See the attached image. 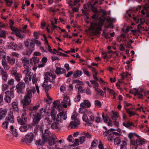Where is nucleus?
<instances>
[{
    "instance_id": "nucleus-56",
    "label": "nucleus",
    "mask_w": 149,
    "mask_h": 149,
    "mask_svg": "<svg viewBox=\"0 0 149 149\" xmlns=\"http://www.w3.org/2000/svg\"><path fill=\"white\" fill-rule=\"evenodd\" d=\"M95 105L96 107H100L101 106V104L100 102L98 100H95Z\"/></svg>"
},
{
    "instance_id": "nucleus-57",
    "label": "nucleus",
    "mask_w": 149,
    "mask_h": 149,
    "mask_svg": "<svg viewBox=\"0 0 149 149\" xmlns=\"http://www.w3.org/2000/svg\"><path fill=\"white\" fill-rule=\"evenodd\" d=\"M54 22H53V21H52L51 22V24H52V30H53L54 29H55L56 27H57V26L54 25V24H57V19L55 18L54 19Z\"/></svg>"
},
{
    "instance_id": "nucleus-22",
    "label": "nucleus",
    "mask_w": 149,
    "mask_h": 149,
    "mask_svg": "<svg viewBox=\"0 0 149 149\" xmlns=\"http://www.w3.org/2000/svg\"><path fill=\"white\" fill-rule=\"evenodd\" d=\"M56 68L55 72L57 75H59L65 73V70L64 69L58 67H56Z\"/></svg>"
},
{
    "instance_id": "nucleus-44",
    "label": "nucleus",
    "mask_w": 149,
    "mask_h": 149,
    "mask_svg": "<svg viewBox=\"0 0 149 149\" xmlns=\"http://www.w3.org/2000/svg\"><path fill=\"white\" fill-rule=\"evenodd\" d=\"M59 125L56 122L52 123L51 126V128L53 129H56L59 128Z\"/></svg>"
},
{
    "instance_id": "nucleus-20",
    "label": "nucleus",
    "mask_w": 149,
    "mask_h": 149,
    "mask_svg": "<svg viewBox=\"0 0 149 149\" xmlns=\"http://www.w3.org/2000/svg\"><path fill=\"white\" fill-rule=\"evenodd\" d=\"M102 117L104 119V121L105 123H107V125L109 126H112L113 125L112 123V121L109 118L104 115V113H102Z\"/></svg>"
},
{
    "instance_id": "nucleus-47",
    "label": "nucleus",
    "mask_w": 149,
    "mask_h": 149,
    "mask_svg": "<svg viewBox=\"0 0 149 149\" xmlns=\"http://www.w3.org/2000/svg\"><path fill=\"white\" fill-rule=\"evenodd\" d=\"M114 143L115 144L118 145L120 143L121 140L119 137H116L114 139Z\"/></svg>"
},
{
    "instance_id": "nucleus-51",
    "label": "nucleus",
    "mask_w": 149,
    "mask_h": 149,
    "mask_svg": "<svg viewBox=\"0 0 149 149\" xmlns=\"http://www.w3.org/2000/svg\"><path fill=\"white\" fill-rule=\"evenodd\" d=\"M8 122L6 120V121L3 123L2 127L4 129H6L8 128Z\"/></svg>"
},
{
    "instance_id": "nucleus-48",
    "label": "nucleus",
    "mask_w": 149,
    "mask_h": 149,
    "mask_svg": "<svg viewBox=\"0 0 149 149\" xmlns=\"http://www.w3.org/2000/svg\"><path fill=\"white\" fill-rule=\"evenodd\" d=\"M122 144L121 145L120 149H127L126 148L127 142L125 141H122Z\"/></svg>"
},
{
    "instance_id": "nucleus-45",
    "label": "nucleus",
    "mask_w": 149,
    "mask_h": 149,
    "mask_svg": "<svg viewBox=\"0 0 149 149\" xmlns=\"http://www.w3.org/2000/svg\"><path fill=\"white\" fill-rule=\"evenodd\" d=\"M63 141L62 140H60L59 141L56 140V143H55V147L57 149L59 148V147L61 146V144L62 143Z\"/></svg>"
},
{
    "instance_id": "nucleus-1",
    "label": "nucleus",
    "mask_w": 149,
    "mask_h": 149,
    "mask_svg": "<svg viewBox=\"0 0 149 149\" xmlns=\"http://www.w3.org/2000/svg\"><path fill=\"white\" fill-rule=\"evenodd\" d=\"M104 22V19L100 18L96 22H91L90 28L92 30L94 31L96 33L100 34V31L102 30V28Z\"/></svg>"
},
{
    "instance_id": "nucleus-60",
    "label": "nucleus",
    "mask_w": 149,
    "mask_h": 149,
    "mask_svg": "<svg viewBox=\"0 0 149 149\" xmlns=\"http://www.w3.org/2000/svg\"><path fill=\"white\" fill-rule=\"evenodd\" d=\"M115 129H111L109 130H108V131H106L105 132H104L103 133V135L104 136H107V135H108L110 133V132H111V130H114Z\"/></svg>"
},
{
    "instance_id": "nucleus-24",
    "label": "nucleus",
    "mask_w": 149,
    "mask_h": 149,
    "mask_svg": "<svg viewBox=\"0 0 149 149\" xmlns=\"http://www.w3.org/2000/svg\"><path fill=\"white\" fill-rule=\"evenodd\" d=\"M80 106L83 108L89 107L91 106L90 102L88 100H84V102L80 104Z\"/></svg>"
},
{
    "instance_id": "nucleus-14",
    "label": "nucleus",
    "mask_w": 149,
    "mask_h": 149,
    "mask_svg": "<svg viewBox=\"0 0 149 149\" xmlns=\"http://www.w3.org/2000/svg\"><path fill=\"white\" fill-rule=\"evenodd\" d=\"M0 75H1L3 81L6 82L7 81L8 77V74L1 66H0Z\"/></svg>"
},
{
    "instance_id": "nucleus-62",
    "label": "nucleus",
    "mask_w": 149,
    "mask_h": 149,
    "mask_svg": "<svg viewBox=\"0 0 149 149\" xmlns=\"http://www.w3.org/2000/svg\"><path fill=\"white\" fill-rule=\"evenodd\" d=\"M131 32L132 33V34L134 35H140L141 34H140L139 33V31L137 30H132L131 31Z\"/></svg>"
},
{
    "instance_id": "nucleus-49",
    "label": "nucleus",
    "mask_w": 149,
    "mask_h": 149,
    "mask_svg": "<svg viewBox=\"0 0 149 149\" xmlns=\"http://www.w3.org/2000/svg\"><path fill=\"white\" fill-rule=\"evenodd\" d=\"M30 60L31 62L33 61L34 64H36L39 62V60L38 58L36 57H32L31 58Z\"/></svg>"
},
{
    "instance_id": "nucleus-54",
    "label": "nucleus",
    "mask_w": 149,
    "mask_h": 149,
    "mask_svg": "<svg viewBox=\"0 0 149 149\" xmlns=\"http://www.w3.org/2000/svg\"><path fill=\"white\" fill-rule=\"evenodd\" d=\"M82 119L84 121L86 122H88V123L90 124H91V121H89L86 115H84L82 117Z\"/></svg>"
},
{
    "instance_id": "nucleus-9",
    "label": "nucleus",
    "mask_w": 149,
    "mask_h": 149,
    "mask_svg": "<svg viewBox=\"0 0 149 149\" xmlns=\"http://www.w3.org/2000/svg\"><path fill=\"white\" fill-rule=\"evenodd\" d=\"M56 75L55 74H52L49 72H47L46 73L44 79L45 81L48 82V81H52L56 78Z\"/></svg>"
},
{
    "instance_id": "nucleus-6",
    "label": "nucleus",
    "mask_w": 149,
    "mask_h": 149,
    "mask_svg": "<svg viewBox=\"0 0 149 149\" xmlns=\"http://www.w3.org/2000/svg\"><path fill=\"white\" fill-rule=\"evenodd\" d=\"M31 72V70L30 68H26L23 71V73L25 74L24 80L26 84L29 83V81L31 80L33 73Z\"/></svg>"
},
{
    "instance_id": "nucleus-34",
    "label": "nucleus",
    "mask_w": 149,
    "mask_h": 149,
    "mask_svg": "<svg viewBox=\"0 0 149 149\" xmlns=\"http://www.w3.org/2000/svg\"><path fill=\"white\" fill-rule=\"evenodd\" d=\"M10 46L11 48H12V49L14 50H19L21 48L19 47L15 43L13 42H12L10 43Z\"/></svg>"
},
{
    "instance_id": "nucleus-27",
    "label": "nucleus",
    "mask_w": 149,
    "mask_h": 149,
    "mask_svg": "<svg viewBox=\"0 0 149 149\" xmlns=\"http://www.w3.org/2000/svg\"><path fill=\"white\" fill-rule=\"evenodd\" d=\"M80 135L84 136L86 140L88 139H90L92 137V135L88 132H83L80 133Z\"/></svg>"
},
{
    "instance_id": "nucleus-40",
    "label": "nucleus",
    "mask_w": 149,
    "mask_h": 149,
    "mask_svg": "<svg viewBox=\"0 0 149 149\" xmlns=\"http://www.w3.org/2000/svg\"><path fill=\"white\" fill-rule=\"evenodd\" d=\"M45 142V141H44V140H43L42 139V140L39 139L36 141L35 143L38 146H42L44 145Z\"/></svg>"
},
{
    "instance_id": "nucleus-8",
    "label": "nucleus",
    "mask_w": 149,
    "mask_h": 149,
    "mask_svg": "<svg viewBox=\"0 0 149 149\" xmlns=\"http://www.w3.org/2000/svg\"><path fill=\"white\" fill-rule=\"evenodd\" d=\"M34 139V135L32 133H29L26 134L25 138L22 139V141L24 143H31Z\"/></svg>"
},
{
    "instance_id": "nucleus-32",
    "label": "nucleus",
    "mask_w": 149,
    "mask_h": 149,
    "mask_svg": "<svg viewBox=\"0 0 149 149\" xmlns=\"http://www.w3.org/2000/svg\"><path fill=\"white\" fill-rule=\"evenodd\" d=\"M125 109L126 112L129 114L130 117L136 115V113L135 112L130 111L131 109L125 108Z\"/></svg>"
},
{
    "instance_id": "nucleus-19",
    "label": "nucleus",
    "mask_w": 149,
    "mask_h": 149,
    "mask_svg": "<svg viewBox=\"0 0 149 149\" xmlns=\"http://www.w3.org/2000/svg\"><path fill=\"white\" fill-rule=\"evenodd\" d=\"M50 132L48 130H46L45 133L42 135V138L45 142H47L48 139L50 138Z\"/></svg>"
},
{
    "instance_id": "nucleus-50",
    "label": "nucleus",
    "mask_w": 149,
    "mask_h": 149,
    "mask_svg": "<svg viewBox=\"0 0 149 149\" xmlns=\"http://www.w3.org/2000/svg\"><path fill=\"white\" fill-rule=\"evenodd\" d=\"M19 130L22 132H24L26 131L28 129L26 126L22 125L19 127Z\"/></svg>"
},
{
    "instance_id": "nucleus-13",
    "label": "nucleus",
    "mask_w": 149,
    "mask_h": 149,
    "mask_svg": "<svg viewBox=\"0 0 149 149\" xmlns=\"http://www.w3.org/2000/svg\"><path fill=\"white\" fill-rule=\"evenodd\" d=\"M31 102V98L25 95L24 99L22 101L23 107L26 108L27 106L30 104Z\"/></svg>"
},
{
    "instance_id": "nucleus-38",
    "label": "nucleus",
    "mask_w": 149,
    "mask_h": 149,
    "mask_svg": "<svg viewBox=\"0 0 149 149\" xmlns=\"http://www.w3.org/2000/svg\"><path fill=\"white\" fill-rule=\"evenodd\" d=\"M12 106L14 110L17 112H18L19 109L18 107L17 103L15 102L12 103Z\"/></svg>"
},
{
    "instance_id": "nucleus-29",
    "label": "nucleus",
    "mask_w": 149,
    "mask_h": 149,
    "mask_svg": "<svg viewBox=\"0 0 149 149\" xmlns=\"http://www.w3.org/2000/svg\"><path fill=\"white\" fill-rule=\"evenodd\" d=\"M47 142L49 145L52 146L56 143V139L51 136V138L48 140Z\"/></svg>"
},
{
    "instance_id": "nucleus-58",
    "label": "nucleus",
    "mask_w": 149,
    "mask_h": 149,
    "mask_svg": "<svg viewBox=\"0 0 149 149\" xmlns=\"http://www.w3.org/2000/svg\"><path fill=\"white\" fill-rule=\"evenodd\" d=\"M128 138L130 139V142L131 143V141L132 140H135V139L134 138V134L133 133H130L129 134L128 136Z\"/></svg>"
},
{
    "instance_id": "nucleus-55",
    "label": "nucleus",
    "mask_w": 149,
    "mask_h": 149,
    "mask_svg": "<svg viewBox=\"0 0 149 149\" xmlns=\"http://www.w3.org/2000/svg\"><path fill=\"white\" fill-rule=\"evenodd\" d=\"M56 112L55 110L54 109L52 110L51 111V116L54 120V119H55V118L56 116Z\"/></svg>"
},
{
    "instance_id": "nucleus-36",
    "label": "nucleus",
    "mask_w": 149,
    "mask_h": 149,
    "mask_svg": "<svg viewBox=\"0 0 149 149\" xmlns=\"http://www.w3.org/2000/svg\"><path fill=\"white\" fill-rule=\"evenodd\" d=\"M82 72L81 71L77 70L73 73V76L75 77H80L82 74Z\"/></svg>"
},
{
    "instance_id": "nucleus-33",
    "label": "nucleus",
    "mask_w": 149,
    "mask_h": 149,
    "mask_svg": "<svg viewBox=\"0 0 149 149\" xmlns=\"http://www.w3.org/2000/svg\"><path fill=\"white\" fill-rule=\"evenodd\" d=\"M26 113L24 112L22 113L21 116V119L22 121L21 123L24 124H25L27 121V118L26 117Z\"/></svg>"
},
{
    "instance_id": "nucleus-7",
    "label": "nucleus",
    "mask_w": 149,
    "mask_h": 149,
    "mask_svg": "<svg viewBox=\"0 0 149 149\" xmlns=\"http://www.w3.org/2000/svg\"><path fill=\"white\" fill-rule=\"evenodd\" d=\"M134 91H132V93H134V95L136 96L138 95V98L139 99H143V94L145 95H146V93L148 94L149 93L148 92H147L146 93L143 90L141 89H137L136 88H134Z\"/></svg>"
},
{
    "instance_id": "nucleus-39",
    "label": "nucleus",
    "mask_w": 149,
    "mask_h": 149,
    "mask_svg": "<svg viewBox=\"0 0 149 149\" xmlns=\"http://www.w3.org/2000/svg\"><path fill=\"white\" fill-rule=\"evenodd\" d=\"M32 80L33 84H35L36 85V87L37 92L38 93H39L40 91L39 87L38 85H36V84L38 81V79L37 78L33 77Z\"/></svg>"
},
{
    "instance_id": "nucleus-4",
    "label": "nucleus",
    "mask_w": 149,
    "mask_h": 149,
    "mask_svg": "<svg viewBox=\"0 0 149 149\" xmlns=\"http://www.w3.org/2000/svg\"><path fill=\"white\" fill-rule=\"evenodd\" d=\"M78 114L75 112L73 113L71 118L74 121H71L69 125V127L71 128H76L79 124V121L77 118Z\"/></svg>"
},
{
    "instance_id": "nucleus-59",
    "label": "nucleus",
    "mask_w": 149,
    "mask_h": 149,
    "mask_svg": "<svg viewBox=\"0 0 149 149\" xmlns=\"http://www.w3.org/2000/svg\"><path fill=\"white\" fill-rule=\"evenodd\" d=\"M0 58L5 59L6 58V54L5 52L3 50H0Z\"/></svg>"
},
{
    "instance_id": "nucleus-35",
    "label": "nucleus",
    "mask_w": 149,
    "mask_h": 149,
    "mask_svg": "<svg viewBox=\"0 0 149 149\" xmlns=\"http://www.w3.org/2000/svg\"><path fill=\"white\" fill-rule=\"evenodd\" d=\"M89 4L88 6L92 8L97 4L98 2L97 0H89Z\"/></svg>"
},
{
    "instance_id": "nucleus-15",
    "label": "nucleus",
    "mask_w": 149,
    "mask_h": 149,
    "mask_svg": "<svg viewBox=\"0 0 149 149\" xmlns=\"http://www.w3.org/2000/svg\"><path fill=\"white\" fill-rule=\"evenodd\" d=\"M25 86V84L24 82H19L16 86L17 92L18 93H22V91L24 88Z\"/></svg>"
},
{
    "instance_id": "nucleus-25",
    "label": "nucleus",
    "mask_w": 149,
    "mask_h": 149,
    "mask_svg": "<svg viewBox=\"0 0 149 149\" xmlns=\"http://www.w3.org/2000/svg\"><path fill=\"white\" fill-rule=\"evenodd\" d=\"M1 64L3 68V69L5 71L8 70L10 68V67L7 63L5 59H3L1 61Z\"/></svg>"
},
{
    "instance_id": "nucleus-17",
    "label": "nucleus",
    "mask_w": 149,
    "mask_h": 149,
    "mask_svg": "<svg viewBox=\"0 0 149 149\" xmlns=\"http://www.w3.org/2000/svg\"><path fill=\"white\" fill-rule=\"evenodd\" d=\"M11 74L14 76L16 81L18 82L20 81V78L22 77V75L21 74L18 73L17 71L15 70H12L11 71Z\"/></svg>"
},
{
    "instance_id": "nucleus-42",
    "label": "nucleus",
    "mask_w": 149,
    "mask_h": 149,
    "mask_svg": "<svg viewBox=\"0 0 149 149\" xmlns=\"http://www.w3.org/2000/svg\"><path fill=\"white\" fill-rule=\"evenodd\" d=\"M119 117L118 113L117 112H113L111 116V118L113 120H116Z\"/></svg>"
},
{
    "instance_id": "nucleus-61",
    "label": "nucleus",
    "mask_w": 149,
    "mask_h": 149,
    "mask_svg": "<svg viewBox=\"0 0 149 149\" xmlns=\"http://www.w3.org/2000/svg\"><path fill=\"white\" fill-rule=\"evenodd\" d=\"M97 140L96 139H94V140H93L92 143H91V147H94L95 146H96L97 144Z\"/></svg>"
},
{
    "instance_id": "nucleus-10",
    "label": "nucleus",
    "mask_w": 149,
    "mask_h": 149,
    "mask_svg": "<svg viewBox=\"0 0 149 149\" xmlns=\"http://www.w3.org/2000/svg\"><path fill=\"white\" fill-rule=\"evenodd\" d=\"M145 141L144 139L139 138L135 140L131 141V144L135 146H141L144 144Z\"/></svg>"
},
{
    "instance_id": "nucleus-18",
    "label": "nucleus",
    "mask_w": 149,
    "mask_h": 149,
    "mask_svg": "<svg viewBox=\"0 0 149 149\" xmlns=\"http://www.w3.org/2000/svg\"><path fill=\"white\" fill-rule=\"evenodd\" d=\"M6 120L8 122L13 123L14 122V118L12 112H9L5 118Z\"/></svg>"
},
{
    "instance_id": "nucleus-43",
    "label": "nucleus",
    "mask_w": 149,
    "mask_h": 149,
    "mask_svg": "<svg viewBox=\"0 0 149 149\" xmlns=\"http://www.w3.org/2000/svg\"><path fill=\"white\" fill-rule=\"evenodd\" d=\"M8 61L10 64L13 65L15 64V59L14 58H10L8 57Z\"/></svg>"
},
{
    "instance_id": "nucleus-2",
    "label": "nucleus",
    "mask_w": 149,
    "mask_h": 149,
    "mask_svg": "<svg viewBox=\"0 0 149 149\" xmlns=\"http://www.w3.org/2000/svg\"><path fill=\"white\" fill-rule=\"evenodd\" d=\"M48 112L46 109H44L42 108L40 109V112L39 113H36L35 112V114H34V112H32L30 113V114L31 116H32L34 117L33 120V125H36L38 124L41 119Z\"/></svg>"
},
{
    "instance_id": "nucleus-41",
    "label": "nucleus",
    "mask_w": 149,
    "mask_h": 149,
    "mask_svg": "<svg viewBox=\"0 0 149 149\" xmlns=\"http://www.w3.org/2000/svg\"><path fill=\"white\" fill-rule=\"evenodd\" d=\"M113 130H111V132H110V133L108 136V140L110 141H112L114 139L115 136L114 135V134L113 133Z\"/></svg>"
},
{
    "instance_id": "nucleus-5",
    "label": "nucleus",
    "mask_w": 149,
    "mask_h": 149,
    "mask_svg": "<svg viewBox=\"0 0 149 149\" xmlns=\"http://www.w3.org/2000/svg\"><path fill=\"white\" fill-rule=\"evenodd\" d=\"M14 88H15L14 86H12L10 89V91H8L4 93V100L8 103L10 102L11 99L14 97L13 91Z\"/></svg>"
},
{
    "instance_id": "nucleus-21",
    "label": "nucleus",
    "mask_w": 149,
    "mask_h": 149,
    "mask_svg": "<svg viewBox=\"0 0 149 149\" xmlns=\"http://www.w3.org/2000/svg\"><path fill=\"white\" fill-rule=\"evenodd\" d=\"M22 60L23 64V66L25 68H30V66L29 63V61L27 60L26 57H23L22 58Z\"/></svg>"
},
{
    "instance_id": "nucleus-23",
    "label": "nucleus",
    "mask_w": 149,
    "mask_h": 149,
    "mask_svg": "<svg viewBox=\"0 0 149 149\" xmlns=\"http://www.w3.org/2000/svg\"><path fill=\"white\" fill-rule=\"evenodd\" d=\"M7 112V109L0 108V121L6 117Z\"/></svg>"
},
{
    "instance_id": "nucleus-26",
    "label": "nucleus",
    "mask_w": 149,
    "mask_h": 149,
    "mask_svg": "<svg viewBox=\"0 0 149 149\" xmlns=\"http://www.w3.org/2000/svg\"><path fill=\"white\" fill-rule=\"evenodd\" d=\"M42 87L45 89V91L47 93L49 89L51 88V86L50 84L48 85V82L44 81V83L42 85Z\"/></svg>"
},
{
    "instance_id": "nucleus-3",
    "label": "nucleus",
    "mask_w": 149,
    "mask_h": 149,
    "mask_svg": "<svg viewBox=\"0 0 149 149\" xmlns=\"http://www.w3.org/2000/svg\"><path fill=\"white\" fill-rule=\"evenodd\" d=\"M58 110L59 113L56 116L54 120L58 123H61L67 118L66 112L64 111V109L62 107L59 108Z\"/></svg>"
},
{
    "instance_id": "nucleus-46",
    "label": "nucleus",
    "mask_w": 149,
    "mask_h": 149,
    "mask_svg": "<svg viewBox=\"0 0 149 149\" xmlns=\"http://www.w3.org/2000/svg\"><path fill=\"white\" fill-rule=\"evenodd\" d=\"M80 143L79 139H75V142L74 143L70 146H76L79 145Z\"/></svg>"
},
{
    "instance_id": "nucleus-53",
    "label": "nucleus",
    "mask_w": 149,
    "mask_h": 149,
    "mask_svg": "<svg viewBox=\"0 0 149 149\" xmlns=\"http://www.w3.org/2000/svg\"><path fill=\"white\" fill-rule=\"evenodd\" d=\"M35 45L34 43L31 42L30 44V47L29 49L30 50V52H32L34 49Z\"/></svg>"
},
{
    "instance_id": "nucleus-11",
    "label": "nucleus",
    "mask_w": 149,
    "mask_h": 149,
    "mask_svg": "<svg viewBox=\"0 0 149 149\" xmlns=\"http://www.w3.org/2000/svg\"><path fill=\"white\" fill-rule=\"evenodd\" d=\"M70 99L68 97L66 96L64 97L63 101L60 103L61 107H63L64 108H66L68 106H70L71 103Z\"/></svg>"
},
{
    "instance_id": "nucleus-64",
    "label": "nucleus",
    "mask_w": 149,
    "mask_h": 149,
    "mask_svg": "<svg viewBox=\"0 0 149 149\" xmlns=\"http://www.w3.org/2000/svg\"><path fill=\"white\" fill-rule=\"evenodd\" d=\"M15 80L14 79H11L8 81L7 84L9 85L13 86L14 84Z\"/></svg>"
},
{
    "instance_id": "nucleus-37",
    "label": "nucleus",
    "mask_w": 149,
    "mask_h": 149,
    "mask_svg": "<svg viewBox=\"0 0 149 149\" xmlns=\"http://www.w3.org/2000/svg\"><path fill=\"white\" fill-rule=\"evenodd\" d=\"M53 106L56 108H59L60 105V101L59 100H56L53 102Z\"/></svg>"
},
{
    "instance_id": "nucleus-12",
    "label": "nucleus",
    "mask_w": 149,
    "mask_h": 149,
    "mask_svg": "<svg viewBox=\"0 0 149 149\" xmlns=\"http://www.w3.org/2000/svg\"><path fill=\"white\" fill-rule=\"evenodd\" d=\"M36 90L34 87H31L26 89L25 95L32 98L36 92Z\"/></svg>"
},
{
    "instance_id": "nucleus-63",
    "label": "nucleus",
    "mask_w": 149,
    "mask_h": 149,
    "mask_svg": "<svg viewBox=\"0 0 149 149\" xmlns=\"http://www.w3.org/2000/svg\"><path fill=\"white\" fill-rule=\"evenodd\" d=\"M8 88V86L6 84H3L2 85V89L3 91L6 90Z\"/></svg>"
},
{
    "instance_id": "nucleus-30",
    "label": "nucleus",
    "mask_w": 149,
    "mask_h": 149,
    "mask_svg": "<svg viewBox=\"0 0 149 149\" xmlns=\"http://www.w3.org/2000/svg\"><path fill=\"white\" fill-rule=\"evenodd\" d=\"M10 132L15 137L18 136V134L17 132V130L14 128L13 126L11 125L10 127Z\"/></svg>"
},
{
    "instance_id": "nucleus-52",
    "label": "nucleus",
    "mask_w": 149,
    "mask_h": 149,
    "mask_svg": "<svg viewBox=\"0 0 149 149\" xmlns=\"http://www.w3.org/2000/svg\"><path fill=\"white\" fill-rule=\"evenodd\" d=\"M40 105H38L33 107H29V110L32 111L34 110H37L39 107H40Z\"/></svg>"
},
{
    "instance_id": "nucleus-28",
    "label": "nucleus",
    "mask_w": 149,
    "mask_h": 149,
    "mask_svg": "<svg viewBox=\"0 0 149 149\" xmlns=\"http://www.w3.org/2000/svg\"><path fill=\"white\" fill-rule=\"evenodd\" d=\"M90 118L92 122L94 120L97 123H99L101 122V118L99 116H96L95 118L94 116L91 115L90 116Z\"/></svg>"
},
{
    "instance_id": "nucleus-31",
    "label": "nucleus",
    "mask_w": 149,
    "mask_h": 149,
    "mask_svg": "<svg viewBox=\"0 0 149 149\" xmlns=\"http://www.w3.org/2000/svg\"><path fill=\"white\" fill-rule=\"evenodd\" d=\"M123 125L124 126L128 128H129L131 126H134V124L129 121L123 122Z\"/></svg>"
},
{
    "instance_id": "nucleus-16",
    "label": "nucleus",
    "mask_w": 149,
    "mask_h": 149,
    "mask_svg": "<svg viewBox=\"0 0 149 149\" xmlns=\"http://www.w3.org/2000/svg\"><path fill=\"white\" fill-rule=\"evenodd\" d=\"M14 34L17 37L19 38H24L25 37V35L24 34H21V29H18L16 27L13 28L12 30Z\"/></svg>"
}]
</instances>
